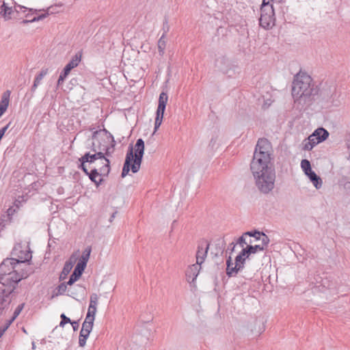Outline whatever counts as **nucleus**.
I'll return each instance as SVG.
<instances>
[{
	"label": "nucleus",
	"mask_w": 350,
	"mask_h": 350,
	"mask_svg": "<svg viewBox=\"0 0 350 350\" xmlns=\"http://www.w3.org/2000/svg\"><path fill=\"white\" fill-rule=\"evenodd\" d=\"M318 92L317 87L306 73L299 72L294 77L291 94L297 108L301 110L311 105Z\"/></svg>",
	"instance_id": "f257e3e1"
},
{
	"label": "nucleus",
	"mask_w": 350,
	"mask_h": 350,
	"mask_svg": "<svg viewBox=\"0 0 350 350\" xmlns=\"http://www.w3.org/2000/svg\"><path fill=\"white\" fill-rule=\"evenodd\" d=\"M19 254H22L21 243L16 245L12 252L18 258H6L0 264V284H3L5 289H12V293L22 280V274L16 269V266L22 262V256Z\"/></svg>",
	"instance_id": "f03ea898"
},
{
	"label": "nucleus",
	"mask_w": 350,
	"mask_h": 350,
	"mask_svg": "<svg viewBox=\"0 0 350 350\" xmlns=\"http://www.w3.org/2000/svg\"><path fill=\"white\" fill-rule=\"evenodd\" d=\"M10 187L12 189L11 192L14 196L15 200L13 206H10L6 212V215H3L0 218V232L3 229L5 226L8 221H11V216L14 213L19 210L22 200H20L22 196L20 194L22 189V177L21 172L20 170H15L13 172L12 177L10 178Z\"/></svg>",
	"instance_id": "7ed1b4c3"
},
{
	"label": "nucleus",
	"mask_w": 350,
	"mask_h": 350,
	"mask_svg": "<svg viewBox=\"0 0 350 350\" xmlns=\"http://www.w3.org/2000/svg\"><path fill=\"white\" fill-rule=\"evenodd\" d=\"M251 171L256 180V185L263 193H269L274 188L275 172L273 165H260L257 169H253L250 165Z\"/></svg>",
	"instance_id": "20e7f679"
},
{
	"label": "nucleus",
	"mask_w": 350,
	"mask_h": 350,
	"mask_svg": "<svg viewBox=\"0 0 350 350\" xmlns=\"http://www.w3.org/2000/svg\"><path fill=\"white\" fill-rule=\"evenodd\" d=\"M144 154V141L139 138L136 141L135 145V154L133 147H129L121 174L122 178H124L130 170L133 173H137L139 170Z\"/></svg>",
	"instance_id": "39448f33"
},
{
	"label": "nucleus",
	"mask_w": 350,
	"mask_h": 350,
	"mask_svg": "<svg viewBox=\"0 0 350 350\" xmlns=\"http://www.w3.org/2000/svg\"><path fill=\"white\" fill-rule=\"evenodd\" d=\"M271 145L265 138L259 139L254 152L253 159L250 165L253 169H257L260 165H272L271 163Z\"/></svg>",
	"instance_id": "423d86ee"
},
{
	"label": "nucleus",
	"mask_w": 350,
	"mask_h": 350,
	"mask_svg": "<svg viewBox=\"0 0 350 350\" xmlns=\"http://www.w3.org/2000/svg\"><path fill=\"white\" fill-rule=\"evenodd\" d=\"M246 259L239 253L235 258L234 265L230 256L226 260V275L230 278L235 276L245 266Z\"/></svg>",
	"instance_id": "0eeeda50"
},
{
	"label": "nucleus",
	"mask_w": 350,
	"mask_h": 350,
	"mask_svg": "<svg viewBox=\"0 0 350 350\" xmlns=\"http://www.w3.org/2000/svg\"><path fill=\"white\" fill-rule=\"evenodd\" d=\"M336 85L332 82H325L321 85L320 89H318L319 103L324 107H325L327 101L332 97V94L334 93L335 88Z\"/></svg>",
	"instance_id": "6e6552de"
},
{
	"label": "nucleus",
	"mask_w": 350,
	"mask_h": 350,
	"mask_svg": "<svg viewBox=\"0 0 350 350\" xmlns=\"http://www.w3.org/2000/svg\"><path fill=\"white\" fill-rule=\"evenodd\" d=\"M167 100V94L165 92H162L160 94L159 98L158 107L156 111L154 133L156 132V131L159 128L162 123Z\"/></svg>",
	"instance_id": "1a4fd4ad"
},
{
	"label": "nucleus",
	"mask_w": 350,
	"mask_h": 350,
	"mask_svg": "<svg viewBox=\"0 0 350 350\" xmlns=\"http://www.w3.org/2000/svg\"><path fill=\"white\" fill-rule=\"evenodd\" d=\"M275 17L274 9L267 8L265 10H260V17L259 18L260 25L265 29H269L275 25Z\"/></svg>",
	"instance_id": "9d476101"
},
{
	"label": "nucleus",
	"mask_w": 350,
	"mask_h": 350,
	"mask_svg": "<svg viewBox=\"0 0 350 350\" xmlns=\"http://www.w3.org/2000/svg\"><path fill=\"white\" fill-rule=\"evenodd\" d=\"M81 55L79 53L75 54L71 60L65 66L63 70L61 72L59 79L57 80V87L61 85L64 81L65 79L68 77L71 70L77 67L80 61Z\"/></svg>",
	"instance_id": "9b49d317"
},
{
	"label": "nucleus",
	"mask_w": 350,
	"mask_h": 350,
	"mask_svg": "<svg viewBox=\"0 0 350 350\" xmlns=\"http://www.w3.org/2000/svg\"><path fill=\"white\" fill-rule=\"evenodd\" d=\"M92 150L95 152L94 154L96 155L98 160H100L101 167H99V171L101 172L103 176H107L109 173L110 172V161L105 156V154L100 152H96V149L95 147L94 142H92Z\"/></svg>",
	"instance_id": "f8f14e48"
},
{
	"label": "nucleus",
	"mask_w": 350,
	"mask_h": 350,
	"mask_svg": "<svg viewBox=\"0 0 350 350\" xmlns=\"http://www.w3.org/2000/svg\"><path fill=\"white\" fill-rule=\"evenodd\" d=\"M0 18H3L5 21L15 18L18 16V11L14 7L10 6L8 3L0 0Z\"/></svg>",
	"instance_id": "ddd939ff"
},
{
	"label": "nucleus",
	"mask_w": 350,
	"mask_h": 350,
	"mask_svg": "<svg viewBox=\"0 0 350 350\" xmlns=\"http://www.w3.org/2000/svg\"><path fill=\"white\" fill-rule=\"evenodd\" d=\"M59 7H60V5H57L50 6L46 10H44V14H40L38 16H33V18L32 19L23 20V25L43 20L48 16L58 12L59 11L57 10V8Z\"/></svg>",
	"instance_id": "4468645a"
},
{
	"label": "nucleus",
	"mask_w": 350,
	"mask_h": 350,
	"mask_svg": "<svg viewBox=\"0 0 350 350\" xmlns=\"http://www.w3.org/2000/svg\"><path fill=\"white\" fill-rule=\"evenodd\" d=\"M98 159L94 154L86 152L84 155L79 159V161L80 162L79 168L81 169L84 173H88V168L85 165V163H94Z\"/></svg>",
	"instance_id": "2eb2a0df"
},
{
	"label": "nucleus",
	"mask_w": 350,
	"mask_h": 350,
	"mask_svg": "<svg viewBox=\"0 0 350 350\" xmlns=\"http://www.w3.org/2000/svg\"><path fill=\"white\" fill-rule=\"evenodd\" d=\"M200 265L197 263L191 265L186 271V278L189 282H193L198 275Z\"/></svg>",
	"instance_id": "dca6fc26"
},
{
	"label": "nucleus",
	"mask_w": 350,
	"mask_h": 350,
	"mask_svg": "<svg viewBox=\"0 0 350 350\" xmlns=\"http://www.w3.org/2000/svg\"><path fill=\"white\" fill-rule=\"evenodd\" d=\"M85 174L88 176L89 178L96 185V187L100 185L103 182V179L102 178L97 179L98 176H103L101 172L99 171V167H94L92 169L90 172L88 170V173Z\"/></svg>",
	"instance_id": "f3484780"
},
{
	"label": "nucleus",
	"mask_w": 350,
	"mask_h": 350,
	"mask_svg": "<svg viewBox=\"0 0 350 350\" xmlns=\"http://www.w3.org/2000/svg\"><path fill=\"white\" fill-rule=\"evenodd\" d=\"M226 247V241L224 238H218L214 242V248L211 251V254L217 256L222 255Z\"/></svg>",
	"instance_id": "a211bd4d"
},
{
	"label": "nucleus",
	"mask_w": 350,
	"mask_h": 350,
	"mask_svg": "<svg viewBox=\"0 0 350 350\" xmlns=\"http://www.w3.org/2000/svg\"><path fill=\"white\" fill-rule=\"evenodd\" d=\"M85 269V267L77 264L72 273L70 275V278L67 282V284H68V286H72L76 281H77L83 274Z\"/></svg>",
	"instance_id": "6ab92c4d"
},
{
	"label": "nucleus",
	"mask_w": 350,
	"mask_h": 350,
	"mask_svg": "<svg viewBox=\"0 0 350 350\" xmlns=\"http://www.w3.org/2000/svg\"><path fill=\"white\" fill-rule=\"evenodd\" d=\"M209 248V243H206L205 247L203 245H198V251L196 253V263L200 265L204 262Z\"/></svg>",
	"instance_id": "aec40b11"
},
{
	"label": "nucleus",
	"mask_w": 350,
	"mask_h": 350,
	"mask_svg": "<svg viewBox=\"0 0 350 350\" xmlns=\"http://www.w3.org/2000/svg\"><path fill=\"white\" fill-rule=\"evenodd\" d=\"M215 66L224 73H227L230 69V61L225 57H221L217 59Z\"/></svg>",
	"instance_id": "412c9836"
},
{
	"label": "nucleus",
	"mask_w": 350,
	"mask_h": 350,
	"mask_svg": "<svg viewBox=\"0 0 350 350\" xmlns=\"http://www.w3.org/2000/svg\"><path fill=\"white\" fill-rule=\"evenodd\" d=\"M340 95V92L337 90V87L336 86L334 93L332 94V97L329 99L325 107H338L341 104Z\"/></svg>",
	"instance_id": "4be33fe9"
},
{
	"label": "nucleus",
	"mask_w": 350,
	"mask_h": 350,
	"mask_svg": "<svg viewBox=\"0 0 350 350\" xmlns=\"http://www.w3.org/2000/svg\"><path fill=\"white\" fill-rule=\"evenodd\" d=\"M312 135L317 142H323L329 137V132L323 127L316 129Z\"/></svg>",
	"instance_id": "5701e85b"
},
{
	"label": "nucleus",
	"mask_w": 350,
	"mask_h": 350,
	"mask_svg": "<svg viewBox=\"0 0 350 350\" xmlns=\"http://www.w3.org/2000/svg\"><path fill=\"white\" fill-rule=\"evenodd\" d=\"M319 143L320 142H317V139H315L313 135L311 134L302 142V150H311L315 146H317Z\"/></svg>",
	"instance_id": "b1692460"
},
{
	"label": "nucleus",
	"mask_w": 350,
	"mask_h": 350,
	"mask_svg": "<svg viewBox=\"0 0 350 350\" xmlns=\"http://www.w3.org/2000/svg\"><path fill=\"white\" fill-rule=\"evenodd\" d=\"M310 180L312 183L313 185L316 189H320L322 187V180L319 176H318L315 172H310L309 174L307 175Z\"/></svg>",
	"instance_id": "393cba45"
},
{
	"label": "nucleus",
	"mask_w": 350,
	"mask_h": 350,
	"mask_svg": "<svg viewBox=\"0 0 350 350\" xmlns=\"http://www.w3.org/2000/svg\"><path fill=\"white\" fill-rule=\"evenodd\" d=\"M74 265V262L70 259L69 260L66 261L64 265L63 269L60 273L59 280H64L66 276L69 274L70 271L72 270Z\"/></svg>",
	"instance_id": "a878e982"
},
{
	"label": "nucleus",
	"mask_w": 350,
	"mask_h": 350,
	"mask_svg": "<svg viewBox=\"0 0 350 350\" xmlns=\"http://www.w3.org/2000/svg\"><path fill=\"white\" fill-rule=\"evenodd\" d=\"M91 251H92L91 247H90V246L87 247L85 249V250L83 252L81 257L79 259V260L77 262V264H79L81 266H82V267L85 268L86 265H87V263H88V261L89 260L90 256Z\"/></svg>",
	"instance_id": "bb28decb"
},
{
	"label": "nucleus",
	"mask_w": 350,
	"mask_h": 350,
	"mask_svg": "<svg viewBox=\"0 0 350 350\" xmlns=\"http://www.w3.org/2000/svg\"><path fill=\"white\" fill-rule=\"evenodd\" d=\"M12 293V289H5L3 284H0V306H3L7 301L6 298Z\"/></svg>",
	"instance_id": "cd10ccee"
},
{
	"label": "nucleus",
	"mask_w": 350,
	"mask_h": 350,
	"mask_svg": "<svg viewBox=\"0 0 350 350\" xmlns=\"http://www.w3.org/2000/svg\"><path fill=\"white\" fill-rule=\"evenodd\" d=\"M107 134H109V136L107 137L111 139V141H112V143H113L112 144V147H113L115 146V140L113 139V137L112 136V135L110 133H108V131L105 129H104L103 130L96 131L93 132V133L92 135V139H97L101 135L107 136Z\"/></svg>",
	"instance_id": "c85d7f7f"
},
{
	"label": "nucleus",
	"mask_w": 350,
	"mask_h": 350,
	"mask_svg": "<svg viewBox=\"0 0 350 350\" xmlns=\"http://www.w3.org/2000/svg\"><path fill=\"white\" fill-rule=\"evenodd\" d=\"M32 253H33V251L30 248L29 243H27L26 250H25V252L23 256V264L27 263L28 265H31V260L32 258Z\"/></svg>",
	"instance_id": "c756f323"
},
{
	"label": "nucleus",
	"mask_w": 350,
	"mask_h": 350,
	"mask_svg": "<svg viewBox=\"0 0 350 350\" xmlns=\"http://www.w3.org/2000/svg\"><path fill=\"white\" fill-rule=\"evenodd\" d=\"M301 167L304 172V174L307 176L310 174V172H313L311 167L310 162L308 159H302L301 161Z\"/></svg>",
	"instance_id": "7c9ffc66"
},
{
	"label": "nucleus",
	"mask_w": 350,
	"mask_h": 350,
	"mask_svg": "<svg viewBox=\"0 0 350 350\" xmlns=\"http://www.w3.org/2000/svg\"><path fill=\"white\" fill-rule=\"evenodd\" d=\"M165 34H163L158 41V50L159 53L161 56L163 55L165 53V49L166 46V42L165 40Z\"/></svg>",
	"instance_id": "2f4dec72"
},
{
	"label": "nucleus",
	"mask_w": 350,
	"mask_h": 350,
	"mask_svg": "<svg viewBox=\"0 0 350 350\" xmlns=\"http://www.w3.org/2000/svg\"><path fill=\"white\" fill-rule=\"evenodd\" d=\"M90 332H83V331H80L79 338V345L80 347H83L85 345L86 340L90 335Z\"/></svg>",
	"instance_id": "473e14b6"
},
{
	"label": "nucleus",
	"mask_w": 350,
	"mask_h": 350,
	"mask_svg": "<svg viewBox=\"0 0 350 350\" xmlns=\"http://www.w3.org/2000/svg\"><path fill=\"white\" fill-rule=\"evenodd\" d=\"M22 311V304H19L14 314H13V316L8 321V323H6V325L5 326H8V328L9 327V326L12 324V323L14 321V319L19 315V314L21 313V312Z\"/></svg>",
	"instance_id": "72a5a7b5"
},
{
	"label": "nucleus",
	"mask_w": 350,
	"mask_h": 350,
	"mask_svg": "<svg viewBox=\"0 0 350 350\" xmlns=\"http://www.w3.org/2000/svg\"><path fill=\"white\" fill-rule=\"evenodd\" d=\"M22 311V304H19L14 314H13V316L8 321V323H6V325L5 326H8V328L9 327V326L12 324V323L14 321V319L19 315V314L21 313V312Z\"/></svg>",
	"instance_id": "f704fd0d"
},
{
	"label": "nucleus",
	"mask_w": 350,
	"mask_h": 350,
	"mask_svg": "<svg viewBox=\"0 0 350 350\" xmlns=\"http://www.w3.org/2000/svg\"><path fill=\"white\" fill-rule=\"evenodd\" d=\"M22 311V304H19L14 314H13V316L8 321V323H6V325L5 326H8V328L9 327V326L12 324V323L14 321V319L19 315V314L21 313V312Z\"/></svg>",
	"instance_id": "c9c22d12"
},
{
	"label": "nucleus",
	"mask_w": 350,
	"mask_h": 350,
	"mask_svg": "<svg viewBox=\"0 0 350 350\" xmlns=\"http://www.w3.org/2000/svg\"><path fill=\"white\" fill-rule=\"evenodd\" d=\"M22 311V304H19L14 314H13V316L8 321V323H6V325L5 326H8V328L9 327V326L12 324V323L14 321V319L19 315V314L21 313V312Z\"/></svg>",
	"instance_id": "e433bc0d"
},
{
	"label": "nucleus",
	"mask_w": 350,
	"mask_h": 350,
	"mask_svg": "<svg viewBox=\"0 0 350 350\" xmlns=\"http://www.w3.org/2000/svg\"><path fill=\"white\" fill-rule=\"evenodd\" d=\"M67 282H62L56 288L57 293L55 294L56 296L59 295H63L67 290Z\"/></svg>",
	"instance_id": "4c0bfd02"
},
{
	"label": "nucleus",
	"mask_w": 350,
	"mask_h": 350,
	"mask_svg": "<svg viewBox=\"0 0 350 350\" xmlns=\"http://www.w3.org/2000/svg\"><path fill=\"white\" fill-rule=\"evenodd\" d=\"M76 288L81 289L82 291H84L85 290V288H83L82 286L77 285L74 288L68 290V295L73 298H75V297L77 295Z\"/></svg>",
	"instance_id": "58836bf2"
},
{
	"label": "nucleus",
	"mask_w": 350,
	"mask_h": 350,
	"mask_svg": "<svg viewBox=\"0 0 350 350\" xmlns=\"http://www.w3.org/2000/svg\"><path fill=\"white\" fill-rule=\"evenodd\" d=\"M262 232H260L257 230H254V231H247L244 232V235L249 236L250 237L255 238L256 240H258L260 239V234Z\"/></svg>",
	"instance_id": "ea45409f"
},
{
	"label": "nucleus",
	"mask_w": 350,
	"mask_h": 350,
	"mask_svg": "<svg viewBox=\"0 0 350 350\" xmlns=\"http://www.w3.org/2000/svg\"><path fill=\"white\" fill-rule=\"evenodd\" d=\"M259 240L261 241L262 243L260 245L263 246L265 250L270 241L269 237L267 234H265L263 232H262L260 234V239Z\"/></svg>",
	"instance_id": "a19ab883"
},
{
	"label": "nucleus",
	"mask_w": 350,
	"mask_h": 350,
	"mask_svg": "<svg viewBox=\"0 0 350 350\" xmlns=\"http://www.w3.org/2000/svg\"><path fill=\"white\" fill-rule=\"evenodd\" d=\"M97 304H98V296H97L96 294L93 293L90 296V301L89 308H96Z\"/></svg>",
	"instance_id": "79ce46f5"
},
{
	"label": "nucleus",
	"mask_w": 350,
	"mask_h": 350,
	"mask_svg": "<svg viewBox=\"0 0 350 350\" xmlns=\"http://www.w3.org/2000/svg\"><path fill=\"white\" fill-rule=\"evenodd\" d=\"M247 246L248 247L249 250H250L252 254H256L258 251L264 250L263 246H261L260 245H252L250 244L247 245Z\"/></svg>",
	"instance_id": "37998d69"
},
{
	"label": "nucleus",
	"mask_w": 350,
	"mask_h": 350,
	"mask_svg": "<svg viewBox=\"0 0 350 350\" xmlns=\"http://www.w3.org/2000/svg\"><path fill=\"white\" fill-rule=\"evenodd\" d=\"M60 318L61 321L59 325L60 327H63L66 324L70 323L71 322L70 318L67 317L64 313L61 314Z\"/></svg>",
	"instance_id": "c03bdc74"
},
{
	"label": "nucleus",
	"mask_w": 350,
	"mask_h": 350,
	"mask_svg": "<svg viewBox=\"0 0 350 350\" xmlns=\"http://www.w3.org/2000/svg\"><path fill=\"white\" fill-rule=\"evenodd\" d=\"M92 327H93V325L90 324V323H88V322H83V324H82V327H81V331H83V332H91L92 329Z\"/></svg>",
	"instance_id": "a18cd8bd"
},
{
	"label": "nucleus",
	"mask_w": 350,
	"mask_h": 350,
	"mask_svg": "<svg viewBox=\"0 0 350 350\" xmlns=\"http://www.w3.org/2000/svg\"><path fill=\"white\" fill-rule=\"evenodd\" d=\"M247 235H244V233L237 239L236 244H239L241 247H244L245 245H248L247 242L245 240V237Z\"/></svg>",
	"instance_id": "49530a36"
},
{
	"label": "nucleus",
	"mask_w": 350,
	"mask_h": 350,
	"mask_svg": "<svg viewBox=\"0 0 350 350\" xmlns=\"http://www.w3.org/2000/svg\"><path fill=\"white\" fill-rule=\"evenodd\" d=\"M240 253L243 257H245V259L248 258L252 254L247 246L243 247Z\"/></svg>",
	"instance_id": "de8ad7c7"
},
{
	"label": "nucleus",
	"mask_w": 350,
	"mask_h": 350,
	"mask_svg": "<svg viewBox=\"0 0 350 350\" xmlns=\"http://www.w3.org/2000/svg\"><path fill=\"white\" fill-rule=\"evenodd\" d=\"M322 286L327 289H333L335 288L334 284L332 282L329 284V282L327 278L322 280Z\"/></svg>",
	"instance_id": "09e8293b"
},
{
	"label": "nucleus",
	"mask_w": 350,
	"mask_h": 350,
	"mask_svg": "<svg viewBox=\"0 0 350 350\" xmlns=\"http://www.w3.org/2000/svg\"><path fill=\"white\" fill-rule=\"evenodd\" d=\"M267 8L273 9V5L270 4L269 1H267L266 0H263L260 6V10H263Z\"/></svg>",
	"instance_id": "8fccbe9b"
},
{
	"label": "nucleus",
	"mask_w": 350,
	"mask_h": 350,
	"mask_svg": "<svg viewBox=\"0 0 350 350\" xmlns=\"http://www.w3.org/2000/svg\"><path fill=\"white\" fill-rule=\"evenodd\" d=\"M47 69H42L40 72L36 76V78L38 79V81H40L43 79V77L47 74Z\"/></svg>",
	"instance_id": "3c124183"
},
{
	"label": "nucleus",
	"mask_w": 350,
	"mask_h": 350,
	"mask_svg": "<svg viewBox=\"0 0 350 350\" xmlns=\"http://www.w3.org/2000/svg\"><path fill=\"white\" fill-rule=\"evenodd\" d=\"M170 29V26L168 25V21H167V19L165 18V21L163 22V34H166V33L169 31Z\"/></svg>",
	"instance_id": "603ef678"
},
{
	"label": "nucleus",
	"mask_w": 350,
	"mask_h": 350,
	"mask_svg": "<svg viewBox=\"0 0 350 350\" xmlns=\"http://www.w3.org/2000/svg\"><path fill=\"white\" fill-rule=\"evenodd\" d=\"M98 149L100 150H105V152L104 153L105 156V155H107V156H110L111 155V153L109 152V149H110L109 147L103 146V148H102L101 145H99Z\"/></svg>",
	"instance_id": "864d4df0"
},
{
	"label": "nucleus",
	"mask_w": 350,
	"mask_h": 350,
	"mask_svg": "<svg viewBox=\"0 0 350 350\" xmlns=\"http://www.w3.org/2000/svg\"><path fill=\"white\" fill-rule=\"evenodd\" d=\"M94 317H92V315H90V314H86L85 319L84 322H88V323H89L92 325H94Z\"/></svg>",
	"instance_id": "5fc2aeb1"
},
{
	"label": "nucleus",
	"mask_w": 350,
	"mask_h": 350,
	"mask_svg": "<svg viewBox=\"0 0 350 350\" xmlns=\"http://www.w3.org/2000/svg\"><path fill=\"white\" fill-rule=\"evenodd\" d=\"M235 246H236V243H234V242H232L230 244L229 247L226 250V252L228 251H229L230 254L232 253L234 251Z\"/></svg>",
	"instance_id": "6e6d98bb"
},
{
	"label": "nucleus",
	"mask_w": 350,
	"mask_h": 350,
	"mask_svg": "<svg viewBox=\"0 0 350 350\" xmlns=\"http://www.w3.org/2000/svg\"><path fill=\"white\" fill-rule=\"evenodd\" d=\"M70 324L72 325V327L74 331H76L78 329L79 326L78 321H71Z\"/></svg>",
	"instance_id": "4d7b16f0"
},
{
	"label": "nucleus",
	"mask_w": 350,
	"mask_h": 350,
	"mask_svg": "<svg viewBox=\"0 0 350 350\" xmlns=\"http://www.w3.org/2000/svg\"><path fill=\"white\" fill-rule=\"evenodd\" d=\"M96 308H88V310L87 314L92 315V317H94L95 314H96Z\"/></svg>",
	"instance_id": "13d9d810"
},
{
	"label": "nucleus",
	"mask_w": 350,
	"mask_h": 350,
	"mask_svg": "<svg viewBox=\"0 0 350 350\" xmlns=\"http://www.w3.org/2000/svg\"><path fill=\"white\" fill-rule=\"evenodd\" d=\"M346 144L349 151V157L347 159L350 160V136L346 139Z\"/></svg>",
	"instance_id": "bf43d9fd"
},
{
	"label": "nucleus",
	"mask_w": 350,
	"mask_h": 350,
	"mask_svg": "<svg viewBox=\"0 0 350 350\" xmlns=\"http://www.w3.org/2000/svg\"><path fill=\"white\" fill-rule=\"evenodd\" d=\"M8 329V326H2L0 327V338L3 336L5 332Z\"/></svg>",
	"instance_id": "052dcab7"
},
{
	"label": "nucleus",
	"mask_w": 350,
	"mask_h": 350,
	"mask_svg": "<svg viewBox=\"0 0 350 350\" xmlns=\"http://www.w3.org/2000/svg\"><path fill=\"white\" fill-rule=\"evenodd\" d=\"M34 270L33 269H31L29 271H26L25 273L23 271V280L26 278L29 275L33 273Z\"/></svg>",
	"instance_id": "680f3d73"
},
{
	"label": "nucleus",
	"mask_w": 350,
	"mask_h": 350,
	"mask_svg": "<svg viewBox=\"0 0 350 350\" xmlns=\"http://www.w3.org/2000/svg\"><path fill=\"white\" fill-rule=\"evenodd\" d=\"M40 81H38V79L36 78L33 82V85L32 86L33 89H36L38 86V85L40 83Z\"/></svg>",
	"instance_id": "e2e57ef3"
},
{
	"label": "nucleus",
	"mask_w": 350,
	"mask_h": 350,
	"mask_svg": "<svg viewBox=\"0 0 350 350\" xmlns=\"http://www.w3.org/2000/svg\"><path fill=\"white\" fill-rule=\"evenodd\" d=\"M118 213L117 211H115L112 213V215H111L110 218H109V221L110 222H112L113 219L115 218L116 214Z\"/></svg>",
	"instance_id": "0e129e2a"
},
{
	"label": "nucleus",
	"mask_w": 350,
	"mask_h": 350,
	"mask_svg": "<svg viewBox=\"0 0 350 350\" xmlns=\"http://www.w3.org/2000/svg\"><path fill=\"white\" fill-rule=\"evenodd\" d=\"M344 187L346 189L350 190V182L345 183V184L344 185Z\"/></svg>",
	"instance_id": "69168bd1"
},
{
	"label": "nucleus",
	"mask_w": 350,
	"mask_h": 350,
	"mask_svg": "<svg viewBox=\"0 0 350 350\" xmlns=\"http://www.w3.org/2000/svg\"><path fill=\"white\" fill-rule=\"evenodd\" d=\"M25 17H26V19H25V20H27V19H28V20H29V19H32V18H33V17L31 18V16H29V14H27V15L25 16Z\"/></svg>",
	"instance_id": "338daca9"
},
{
	"label": "nucleus",
	"mask_w": 350,
	"mask_h": 350,
	"mask_svg": "<svg viewBox=\"0 0 350 350\" xmlns=\"http://www.w3.org/2000/svg\"><path fill=\"white\" fill-rule=\"evenodd\" d=\"M23 12H25L26 11V10H27V8H25V6H23Z\"/></svg>",
	"instance_id": "774afa93"
}]
</instances>
